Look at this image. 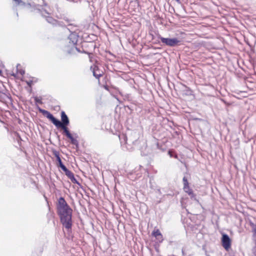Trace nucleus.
Returning a JSON list of instances; mask_svg holds the SVG:
<instances>
[{
	"label": "nucleus",
	"mask_w": 256,
	"mask_h": 256,
	"mask_svg": "<svg viewBox=\"0 0 256 256\" xmlns=\"http://www.w3.org/2000/svg\"><path fill=\"white\" fill-rule=\"evenodd\" d=\"M168 154H169V155H170V157H172V152H171L169 151V152H168Z\"/></svg>",
	"instance_id": "nucleus-19"
},
{
	"label": "nucleus",
	"mask_w": 256,
	"mask_h": 256,
	"mask_svg": "<svg viewBox=\"0 0 256 256\" xmlns=\"http://www.w3.org/2000/svg\"><path fill=\"white\" fill-rule=\"evenodd\" d=\"M65 174L70 179L71 178H72L74 176L73 173L70 171L69 170H68L66 172Z\"/></svg>",
	"instance_id": "nucleus-11"
},
{
	"label": "nucleus",
	"mask_w": 256,
	"mask_h": 256,
	"mask_svg": "<svg viewBox=\"0 0 256 256\" xmlns=\"http://www.w3.org/2000/svg\"><path fill=\"white\" fill-rule=\"evenodd\" d=\"M184 192L188 194L192 198H194L196 200L195 196L193 193L192 189H190L188 186V184L184 186Z\"/></svg>",
	"instance_id": "nucleus-10"
},
{
	"label": "nucleus",
	"mask_w": 256,
	"mask_h": 256,
	"mask_svg": "<svg viewBox=\"0 0 256 256\" xmlns=\"http://www.w3.org/2000/svg\"><path fill=\"white\" fill-rule=\"evenodd\" d=\"M222 242L223 247L228 250L230 246V240L229 236L226 234H223Z\"/></svg>",
	"instance_id": "nucleus-6"
},
{
	"label": "nucleus",
	"mask_w": 256,
	"mask_h": 256,
	"mask_svg": "<svg viewBox=\"0 0 256 256\" xmlns=\"http://www.w3.org/2000/svg\"><path fill=\"white\" fill-rule=\"evenodd\" d=\"M152 234L159 242L163 240L162 236L158 230H154Z\"/></svg>",
	"instance_id": "nucleus-8"
},
{
	"label": "nucleus",
	"mask_w": 256,
	"mask_h": 256,
	"mask_svg": "<svg viewBox=\"0 0 256 256\" xmlns=\"http://www.w3.org/2000/svg\"><path fill=\"white\" fill-rule=\"evenodd\" d=\"M26 82L28 86H31L32 84L33 80H27V81H26Z\"/></svg>",
	"instance_id": "nucleus-17"
},
{
	"label": "nucleus",
	"mask_w": 256,
	"mask_h": 256,
	"mask_svg": "<svg viewBox=\"0 0 256 256\" xmlns=\"http://www.w3.org/2000/svg\"><path fill=\"white\" fill-rule=\"evenodd\" d=\"M34 101L36 103H38L40 104H42V99L38 97H35L34 98Z\"/></svg>",
	"instance_id": "nucleus-13"
},
{
	"label": "nucleus",
	"mask_w": 256,
	"mask_h": 256,
	"mask_svg": "<svg viewBox=\"0 0 256 256\" xmlns=\"http://www.w3.org/2000/svg\"><path fill=\"white\" fill-rule=\"evenodd\" d=\"M71 180V181L73 182V183H74V184H78V182L76 180L74 176L71 178L70 179Z\"/></svg>",
	"instance_id": "nucleus-15"
},
{
	"label": "nucleus",
	"mask_w": 256,
	"mask_h": 256,
	"mask_svg": "<svg viewBox=\"0 0 256 256\" xmlns=\"http://www.w3.org/2000/svg\"><path fill=\"white\" fill-rule=\"evenodd\" d=\"M57 208L61 222L64 226L68 230L71 228L72 225V210L62 197L58 200Z\"/></svg>",
	"instance_id": "nucleus-1"
},
{
	"label": "nucleus",
	"mask_w": 256,
	"mask_h": 256,
	"mask_svg": "<svg viewBox=\"0 0 256 256\" xmlns=\"http://www.w3.org/2000/svg\"><path fill=\"white\" fill-rule=\"evenodd\" d=\"M36 8L41 12L42 16L46 18L48 22L54 25L57 24V20L49 16L50 14V10L46 4H44V6L38 4L36 6Z\"/></svg>",
	"instance_id": "nucleus-3"
},
{
	"label": "nucleus",
	"mask_w": 256,
	"mask_h": 256,
	"mask_svg": "<svg viewBox=\"0 0 256 256\" xmlns=\"http://www.w3.org/2000/svg\"><path fill=\"white\" fill-rule=\"evenodd\" d=\"M60 167L64 172H66L68 170L67 169V168L64 165V164H62L61 166H60Z\"/></svg>",
	"instance_id": "nucleus-14"
},
{
	"label": "nucleus",
	"mask_w": 256,
	"mask_h": 256,
	"mask_svg": "<svg viewBox=\"0 0 256 256\" xmlns=\"http://www.w3.org/2000/svg\"><path fill=\"white\" fill-rule=\"evenodd\" d=\"M39 110L44 114L46 115V118L50 120L53 124H55L57 122L55 120V118L48 111L40 108L39 109Z\"/></svg>",
	"instance_id": "nucleus-7"
},
{
	"label": "nucleus",
	"mask_w": 256,
	"mask_h": 256,
	"mask_svg": "<svg viewBox=\"0 0 256 256\" xmlns=\"http://www.w3.org/2000/svg\"><path fill=\"white\" fill-rule=\"evenodd\" d=\"M20 73L22 75V74H24V70H20Z\"/></svg>",
	"instance_id": "nucleus-18"
},
{
	"label": "nucleus",
	"mask_w": 256,
	"mask_h": 256,
	"mask_svg": "<svg viewBox=\"0 0 256 256\" xmlns=\"http://www.w3.org/2000/svg\"><path fill=\"white\" fill-rule=\"evenodd\" d=\"M61 120L62 122L60 120H58L55 118V120L57 122L56 123L54 124L56 127L61 128L63 130L66 136L70 139L71 143L74 145L78 146V141L76 138H74L70 132L68 128L66 127L69 124V120L64 112H61Z\"/></svg>",
	"instance_id": "nucleus-2"
},
{
	"label": "nucleus",
	"mask_w": 256,
	"mask_h": 256,
	"mask_svg": "<svg viewBox=\"0 0 256 256\" xmlns=\"http://www.w3.org/2000/svg\"><path fill=\"white\" fill-rule=\"evenodd\" d=\"M78 40V35L76 32H72L68 39L69 40V44L66 47L65 50L69 54L74 52V50H77L76 44Z\"/></svg>",
	"instance_id": "nucleus-4"
},
{
	"label": "nucleus",
	"mask_w": 256,
	"mask_h": 256,
	"mask_svg": "<svg viewBox=\"0 0 256 256\" xmlns=\"http://www.w3.org/2000/svg\"><path fill=\"white\" fill-rule=\"evenodd\" d=\"M56 160L58 162V164H59V166H61L62 164H63L62 163V162L61 160V159L60 158V157L59 156L58 154H56Z\"/></svg>",
	"instance_id": "nucleus-12"
},
{
	"label": "nucleus",
	"mask_w": 256,
	"mask_h": 256,
	"mask_svg": "<svg viewBox=\"0 0 256 256\" xmlns=\"http://www.w3.org/2000/svg\"><path fill=\"white\" fill-rule=\"evenodd\" d=\"M183 181H184V186H186V185L188 184V182L187 179L186 178V177H184L183 178Z\"/></svg>",
	"instance_id": "nucleus-16"
},
{
	"label": "nucleus",
	"mask_w": 256,
	"mask_h": 256,
	"mask_svg": "<svg viewBox=\"0 0 256 256\" xmlns=\"http://www.w3.org/2000/svg\"><path fill=\"white\" fill-rule=\"evenodd\" d=\"M160 39L162 43L170 46H174L180 42V41L176 38H170L160 37Z\"/></svg>",
	"instance_id": "nucleus-5"
},
{
	"label": "nucleus",
	"mask_w": 256,
	"mask_h": 256,
	"mask_svg": "<svg viewBox=\"0 0 256 256\" xmlns=\"http://www.w3.org/2000/svg\"><path fill=\"white\" fill-rule=\"evenodd\" d=\"M92 68V73L94 76L96 78H99L102 74V72H100L96 66H94V68L91 67Z\"/></svg>",
	"instance_id": "nucleus-9"
}]
</instances>
